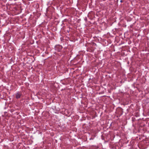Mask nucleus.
I'll use <instances>...</instances> for the list:
<instances>
[{
    "instance_id": "nucleus-1",
    "label": "nucleus",
    "mask_w": 149,
    "mask_h": 149,
    "mask_svg": "<svg viewBox=\"0 0 149 149\" xmlns=\"http://www.w3.org/2000/svg\"><path fill=\"white\" fill-rule=\"evenodd\" d=\"M21 94L19 93H18L16 94V97L17 98H19L20 97Z\"/></svg>"
}]
</instances>
